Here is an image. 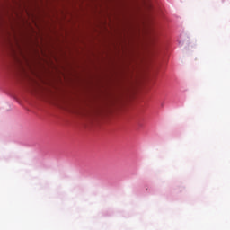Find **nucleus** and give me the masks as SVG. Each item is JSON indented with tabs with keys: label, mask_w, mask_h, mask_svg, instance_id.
I'll return each mask as SVG.
<instances>
[{
	"label": "nucleus",
	"mask_w": 230,
	"mask_h": 230,
	"mask_svg": "<svg viewBox=\"0 0 230 230\" xmlns=\"http://www.w3.org/2000/svg\"><path fill=\"white\" fill-rule=\"evenodd\" d=\"M12 3H15V0H6L4 5L1 7L0 21H3V16L7 15L10 17V12H13V6Z\"/></svg>",
	"instance_id": "f257e3e1"
}]
</instances>
